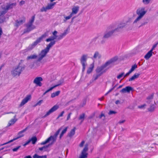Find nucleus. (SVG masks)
<instances>
[{
    "mask_svg": "<svg viewBox=\"0 0 158 158\" xmlns=\"http://www.w3.org/2000/svg\"><path fill=\"white\" fill-rule=\"evenodd\" d=\"M55 44V41H53L50 42L47 45L46 48L42 50L39 54L38 56L37 61L40 62L44 57L46 56L47 53L49 52L50 49Z\"/></svg>",
    "mask_w": 158,
    "mask_h": 158,
    "instance_id": "2",
    "label": "nucleus"
},
{
    "mask_svg": "<svg viewBox=\"0 0 158 158\" xmlns=\"http://www.w3.org/2000/svg\"><path fill=\"white\" fill-rule=\"evenodd\" d=\"M25 66H20L19 64L17 67L13 69L11 71V74L13 77L19 76L22 71L24 69Z\"/></svg>",
    "mask_w": 158,
    "mask_h": 158,
    "instance_id": "3",
    "label": "nucleus"
},
{
    "mask_svg": "<svg viewBox=\"0 0 158 158\" xmlns=\"http://www.w3.org/2000/svg\"><path fill=\"white\" fill-rule=\"evenodd\" d=\"M102 74V73H100V74H98V75H97L95 76L94 77V81H95L98 78V77L100 76H101V74Z\"/></svg>",
    "mask_w": 158,
    "mask_h": 158,
    "instance_id": "52",
    "label": "nucleus"
},
{
    "mask_svg": "<svg viewBox=\"0 0 158 158\" xmlns=\"http://www.w3.org/2000/svg\"><path fill=\"white\" fill-rule=\"evenodd\" d=\"M85 116V114H82L80 115L79 117V119L81 120L82 119V120L81 122H82Z\"/></svg>",
    "mask_w": 158,
    "mask_h": 158,
    "instance_id": "47",
    "label": "nucleus"
},
{
    "mask_svg": "<svg viewBox=\"0 0 158 158\" xmlns=\"http://www.w3.org/2000/svg\"><path fill=\"white\" fill-rule=\"evenodd\" d=\"M147 23H148L147 22H145L143 23H140H140H139V24H138V25H135L137 26H138L139 25V26H138V28H140V27H141L144 25H145L147 24Z\"/></svg>",
    "mask_w": 158,
    "mask_h": 158,
    "instance_id": "46",
    "label": "nucleus"
},
{
    "mask_svg": "<svg viewBox=\"0 0 158 158\" xmlns=\"http://www.w3.org/2000/svg\"><path fill=\"white\" fill-rule=\"evenodd\" d=\"M68 30L67 29L65 30L64 31L58 36L57 40H60L62 39L68 33Z\"/></svg>",
    "mask_w": 158,
    "mask_h": 158,
    "instance_id": "19",
    "label": "nucleus"
},
{
    "mask_svg": "<svg viewBox=\"0 0 158 158\" xmlns=\"http://www.w3.org/2000/svg\"><path fill=\"white\" fill-rule=\"evenodd\" d=\"M124 73L122 72L121 73L119 74V75H118L117 76V78L118 79H120L121 77H122L124 75Z\"/></svg>",
    "mask_w": 158,
    "mask_h": 158,
    "instance_id": "49",
    "label": "nucleus"
},
{
    "mask_svg": "<svg viewBox=\"0 0 158 158\" xmlns=\"http://www.w3.org/2000/svg\"><path fill=\"white\" fill-rule=\"evenodd\" d=\"M57 33L58 32L56 31H54L52 33L53 36L54 37L56 40H57V39L58 37V36L57 35Z\"/></svg>",
    "mask_w": 158,
    "mask_h": 158,
    "instance_id": "43",
    "label": "nucleus"
},
{
    "mask_svg": "<svg viewBox=\"0 0 158 158\" xmlns=\"http://www.w3.org/2000/svg\"><path fill=\"white\" fill-rule=\"evenodd\" d=\"M105 68V67L103 65L101 67H98L96 70V71L97 73H100L101 72V73H103V72H102V71Z\"/></svg>",
    "mask_w": 158,
    "mask_h": 158,
    "instance_id": "25",
    "label": "nucleus"
},
{
    "mask_svg": "<svg viewBox=\"0 0 158 158\" xmlns=\"http://www.w3.org/2000/svg\"><path fill=\"white\" fill-rule=\"evenodd\" d=\"M126 121V120H120L118 122V123L119 124H121L122 123H124V122H125Z\"/></svg>",
    "mask_w": 158,
    "mask_h": 158,
    "instance_id": "60",
    "label": "nucleus"
},
{
    "mask_svg": "<svg viewBox=\"0 0 158 158\" xmlns=\"http://www.w3.org/2000/svg\"><path fill=\"white\" fill-rule=\"evenodd\" d=\"M54 88V87L53 86V87H51L49 89L47 90H46L45 92H46V93H48V92H49L50 91H51V90H52Z\"/></svg>",
    "mask_w": 158,
    "mask_h": 158,
    "instance_id": "57",
    "label": "nucleus"
},
{
    "mask_svg": "<svg viewBox=\"0 0 158 158\" xmlns=\"http://www.w3.org/2000/svg\"><path fill=\"white\" fill-rule=\"evenodd\" d=\"M114 26L113 25H110L108 27L107 30L104 33L103 36L104 38L107 39L111 37L114 33H115L113 30Z\"/></svg>",
    "mask_w": 158,
    "mask_h": 158,
    "instance_id": "4",
    "label": "nucleus"
},
{
    "mask_svg": "<svg viewBox=\"0 0 158 158\" xmlns=\"http://www.w3.org/2000/svg\"><path fill=\"white\" fill-rule=\"evenodd\" d=\"M49 31H47L43 34L40 37L38 38L37 40L40 43L43 40L48 36Z\"/></svg>",
    "mask_w": 158,
    "mask_h": 158,
    "instance_id": "17",
    "label": "nucleus"
},
{
    "mask_svg": "<svg viewBox=\"0 0 158 158\" xmlns=\"http://www.w3.org/2000/svg\"><path fill=\"white\" fill-rule=\"evenodd\" d=\"M25 18L24 17H22L19 20H17L16 21L15 26L17 27H19L25 23Z\"/></svg>",
    "mask_w": 158,
    "mask_h": 158,
    "instance_id": "13",
    "label": "nucleus"
},
{
    "mask_svg": "<svg viewBox=\"0 0 158 158\" xmlns=\"http://www.w3.org/2000/svg\"><path fill=\"white\" fill-rule=\"evenodd\" d=\"M154 96V94H152L151 95H149L147 98V99L148 100L147 101V102L148 103H150V100L152 99L153 97Z\"/></svg>",
    "mask_w": 158,
    "mask_h": 158,
    "instance_id": "41",
    "label": "nucleus"
},
{
    "mask_svg": "<svg viewBox=\"0 0 158 158\" xmlns=\"http://www.w3.org/2000/svg\"><path fill=\"white\" fill-rule=\"evenodd\" d=\"M61 129V128H59L58 131L56 132L54 135L51 136L49 137L47 139H49V142L50 141H52L51 143L50 144L51 145L53 144L54 143L56 142L57 137L59 134L60 131Z\"/></svg>",
    "mask_w": 158,
    "mask_h": 158,
    "instance_id": "6",
    "label": "nucleus"
},
{
    "mask_svg": "<svg viewBox=\"0 0 158 158\" xmlns=\"http://www.w3.org/2000/svg\"><path fill=\"white\" fill-rule=\"evenodd\" d=\"M35 18V16H33L32 17L31 19L29 21L28 23H27L28 24L31 25H33V23L34 22V20Z\"/></svg>",
    "mask_w": 158,
    "mask_h": 158,
    "instance_id": "37",
    "label": "nucleus"
},
{
    "mask_svg": "<svg viewBox=\"0 0 158 158\" xmlns=\"http://www.w3.org/2000/svg\"><path fill=\"white\" fill-rule=\"evenodd\" d=\"M3 10H0V16L4 15L7 12V10H6L5 7H2Z\"/></svg>",
    "mask_w": 158,
    "mask_h": 158,
    "instance_id": "28",
    "label": "nucleus"
},
{
    "mask_svg": "<svg viewBox=\"0 0 158 158\" xmlns=\"http://www.w3.org/2000/svg\"><path fill=\"white\" fill-rule=\"evenodd\" d=\"M31 95H27L25 97L22 101L21 102L19 106L21 107L27 103L28 101H29L31 98Z\"/></svg>",
    "mask_w": 158,
    "mask_h": 158,
    "instance_id": "12",
    "label": "nucleus"
},
{
    "mask_svg": "<svg viewBox=\"0 0 158 158\" xmlns=\"http://www.w3.org/2000/svg\"><path fill=\"white\" fill-rule=\"evenodd\" d=\"M72 16L73 15L71 14H70V15L68 16H64V19L63 20L64 22V23L66 22L67 20H68L71 18Z\"/></svg>",
    "mask_w": 158,
    "mask_h": 158,
    "instance_id": "42",
    "label": "nucleus"
},
{
    "mask_svg": "<svg viewBox=\"0 0 158 158\" xmlns=\"http://www.w3.org/2000/svg\"><path fill=\"white\" fill-rule=\"evenodd\" d=\"M117 60V58L116 57H114L108 61L106 62L105 64L103 65L105 67H106L107 66L109 65L110 64L113 63L115 62Z\"/></svg>",
    "mask_w": 158,
    "mask_h": 158,
    "instance_id": "14",
    "label": "nucleus"
},
{
    "mask_svg": "<svg viewBox=\"0 0 158 158\" xmlns=\"http://www.w3.org/2000/svg\"><path fill=\"white\" fill-rule=\"evenodd\" d=\"M68 127H66L61 132V134H60V139H61L63 135L64 134L66 133V132L67 131V129L68 128Z\"/></svg>",
    "mask_w": 158,
    "mask_h": 158,
    "instance_id": "38",
    "label": "nucleus"
},
{
    "mask_svg": "<svg viewBox=\"0 0 158 158\" xmlns=\"http://www.w3.org/2000/svg\"><path fill=\"white\" fill-rule=\"evenodd\" d=\"M64 82V80L63 79H61L58 82L57 84L54 86V87L55 88L58 86L61 85Z\"/></svg>",
    "mask_w": 158,
    "mask_h": 158,
    "instance_id": "33",
    "label": "nucleus"
},
{
    "mask_svg": "<svg viewBox=\"0 0 158 158\" xmlns=\"http://www.w3.org/2000/svg\"><path fill=\"white\" fill-rule=\"evenodd\" d=\"M58 106L57 105L54 106L47 112L46 114L44 115V117H46L47 116L50 115L51 114L56 110L58 109Z\"/></svg>",
    "mask_w": 158,
    "mask_h": 158,
    "instance_id": "10",
    "label": "nucleus"
},
{
    "mask_svg": "<svg viewBox=\"0 0 158 158\" xmlns=\"http://www.w3.org/2000/svg\"><path fill=\"white\" fill-rule=\"evenodd\" d=\"M106 39L103 37L102 40L100 41L99 44H105L106 41Z\"/></svg>",
    "mask_w": 158,
    "mask_h": 158,
    "instance_id": "48",
    "label": "nucleus"
},
{
    "mask_svg": "<svg viewBox=\"0 0 158 158\" xmlns=\"http://www.w3.org/2000/svg\"><path fill=\"white\" fill-rule=\"evenodd\" d=\"M16 117V115H15L14 117V118L12 119L11 120H10L9 121V122L8 123V126H10L11 125H13L17 121V119H16L15 118Z\"/></svg>",
    "mask_w": 158,
    "mask_h": 158,
    "instance_id": "23",
    "label": "nucleus"
},
{
    "mask_svg": "<svg viewBox=\"0 0 158 158\" xmlns=\"http://www.w3.org/2000/svg\"><path fill=\"white\" fill-rule=\"evenodd\" d=\"M90 66H91L89 68L87 71V73L88 74L90 73L93 71L94 67V64H92Z\"/></svg>",
    "mask_w": 158,
    "mask_h": 158,
    "instance_id": "36",
    "label": "nucleus"
},
{
    "mask_svg": "<svg viewBox=\"0 0 158 158\" xmlns=\"http://www.w3.org/2000/svg\"><path fill=\"white\" fill-rule=\"evenodd\" d=\"M16 3H12L11 4H8L5 7L6 10H8L12 9L14 7L16 6Z\"/></svg>",
    "mask_w": 158,
    "mask_h": 158,
    "instance_id": "20",
    "label": "nucleus"
},
{
    "mask_svg": "<svg viewBox=\"0 0 158 158\" xmlns=\"http://www.w3.org/2000/svg\"><path fill=\"white\" fill-rule=\"evenodd\" d=\"M38 57V56L37 55L34 54L33 55H31L30 56H27V60H29L31 59H37V60Z\"/></svg>",
    "mask_w": 158,
    "mask_h": 158,
    "instance_id": "24",
    "label": "nucleus"
},
{
    "mask_svg": "<svg viewBox=\"0 0 158 158\" xmlns=\"http://www.w3.org/2000/svg\"><path fill=\"white\" fill-rule=\"evenodd\" d=\"M117 113V112L113 110H110L109 113V114L110 115L112 114H115Z\"/></svg>",
    "mask_w": 158,
    "mask_h": 158,
    "instance_id": "54",
    "label": "nucleus"
},
{
    "mask_svg": "<svg viewBox=\"0 0 158 158\" xmlns=\"http://www.w3.org/2000/svg\"><path fill=\"white\" fill-rule=\"evenodd\" d=\"M88 145L85 144L79 158H87L88 153L87 152L88 150Z\"/></svg>",
    "mask_w": 158,
    "mask_h": 158,
    "instance_id": "7",
    "label": "nucleus"
},
{
    "mask_svg": "<svg viewBox=\"0 0 158 158\" xmlns=\"http://www.w3.org/2000/svg\"><path fill=\"white\" fill-rule=\"evenodd\" d=\"M30 142H32V144H35L37 141V138L35 136L32 137L31 139H29Z\"/></svg>",
    "mask_w": 158,
    "mask_h": 158,
    "instance_id": "30",
    "label": "nucleus"
},
{
    "mask_svg": "<svg viewBox=\"0 0 158 158\" xmlns=\"http://www.w3.org/2000/svg\"><path fill=\"white\" fill-rule=\"evenodd\" d=\"M85 143V141H82L81 143H80V144H79V146L80 147H83V145H84V144Z\"/></svg>",
    "mask_w": 158,
    "mask_h": 158,
    "instance_id": "56",
    "label": "nucleus"
},
{
    "mask_svg": "<svg viewBox=\"0 0 158 158\" xmlns=\"http://www.w3.org/2000/svg\"><path fill=\"white\" fill-rule=\"evenodd\" d=\"M101 56V55L99 54V52L98 51H96L95 52L93 58L94 59H96L98 57V58H100Z\"/></svg>",
    "mask_w": 158,
    "mask_h": 158,
    "instance_id": "27",
    "label": "nucleus"
},
{
    "mask_svg": "<svg viewBox=\"0 0 158 158\" xmlns=\"http://www.w3.org/2000/svg\"><path fill=\"white\" fill-rule=\"evenodd\" d=\"M125 26V23H120L118 26V27L114 29L113 28V30L115 33L118 32L120 31L121 29H123Z\"/></svg>",
    "mask_w": 158,
    "mask_h": 158,
    "instance_id": "15",
    "label": "nucleus"
},
{
    "mask_svg": "<svg viewBox=\"0 0 158 158\" xmlns=\"http://www.w3.org/2000/svg\"><path fill=\"white\" fill-rule=\"evenodd\" d=\"M28 127H27L23 130L19 131L17 134V137L10 140V142H13L20 138L23 137L24 135V133L27 130Z\"/></svg>",
    "mask_w": 158,
    "mask_h": 158,
    "instance_id": "8",
    "label": "nucleus"
},
{
    "mask_svg": "<svg viewBox=\"0 0 158 158\" xmlns=\"http://www.w3.org/2000/svg\"><path fill=\"white\" fill-rule=\"evenodd\" d=\"M39 43H40L37 39L34 43L29 46L28 47V50H31L32 49Z\"/></svg>",
    "mask_w": 158,
    "mask_h": 158,
    "instance_id": "18",
    "label": "nucleus"
},
{
    "mask_svg": "<svg viewBox=\"0 0 158 158\" xmlns=\"http://www.w3.org/2000/svg\"><path fill=\"white\" fill-rule=\"evenodd\" d=\"M151 0H142V2L143 4L148 5L151 2Z\"/></svg>",
    "mask_w": 158,
    "mask_h": 158,
    "instance_id": "44",
    "label": "nucleus"
},
{
    "mask_svg": "<svg viewBox=\"0 0 158 158\" xmlns=\"http://www.w3.org/2000/svg\"><path fill=\"white\" fill-rule=\"evenodd\" d=\"M30 140H29V139L23 145V146H26V145L30 143Z\"/></svg>",
    "mask_w": 158,
    "mask_h": 158,
    "instance_id": "61",
    "label": "nucleus"
},
{
    "mask_svg": "<svg viewBox=\"0 0 158 158\" xmlns=\"http://www.w3.org/2000/svg\"><path fill=\"white\" fill-rule=\"evenodd\" d=\"M20 147V146H18L16 147V148L13 149L12 150L13 152L17 151Z\"/></svg>",
    "mask_w": 158,
    "mask_h": 158,
    "instance_id": "53",
    "label": "nucleus"
},
{
    "mask_svg": "<svg viewBox=\"0 0 158 158\" xmlns=\"http://www.w3.org/2000/svg\"><path fill=\"white\" fill-rule=\"evenodd\" d=\"M75 129L76 128L74 127L73 129L71 130L70 132L68 134V135L69 137H71L75 134Z\"/></svg>",
    "mask_w": 158,
    "mask_h": 158,
    "instance_id": "31",
    "label": "nucleus"
},
{
    "mask_svg": "<svg viewBox=\"0 0 158 158\" xmlns=\"http://www.w3.org/2000/svg\"><path fill=\"white\" fill-rule=\"evenodd\" d=\"M50 146V144H48V145L44 146L42 147L39 148V149L41 151H47V148Z\"/></svg>",
    "mask_w": 158,
    "mask_h": 158,
    "instance_id": "29",
    "label": "nucleus"
},
{
    "mask_svg": "<svg viewBox=\"0 0 158 158\" xmlns=\"http://www.w3.org/2000/svg\"><path fill=\"white\" fill-rule=\"evenodd\" d=\"M140 74L139 73H135L130 78L129 80V81H134L135 79L138 78L140 75Z\"/></svg>",
    "mask_w": 158,
    "mask_h": 158,
    "instance_id": "21",
    "label": "nucleus"
},
{
    "mask_svg": "<svg viewBox=\"0 0 158 158\" xmlns=\"http://www.w3.org/2000/svg\"><path fill=\"white\" fill-rule=\"evenodd\" d=\"M145 106H146V105L145 104H144L139 106H138V107L139 108L142 109V108H143Z\"/></svg>",
    "mask_w": 158,
    "mask_h": 158,
    "instance_id": "59",
    "label": "nucleus"
},
{
    "mask_svg": "<svg viewBox=\"0 0 158 158\" xmlns=\"http://www.w3.org/2000/svg\"><path fill=\"white\" fill-rule=\"evenodd\" d=\"M71 114H72V113H70L68 114V116H67V120H69L70 118V116Z\"/></svg>",
    "mask_w": 158,
    "mask_h": 158,
    "instance_id": "63",
    "label": "nucleus"
},
{
    "mask_svg": "<svg viewBox=\"0 0 158 158\" xmlns=\"http://www.w3.org/2000/svg\"><path fill=\"white\" fill-rule=\"evenodd\" d=\"M25 3V2L24 1H23V0L21 1L19 3V5L20 6H21V5L24 4Z\"/></svg>",
    "mask_w": 158,
    "mask_h": 158,
    "instance_id": "62",
    "label": "nucleus"
},
{
    "mask_svg": "<svg viewBox=\"0 0 158 158\" xmlns=\"http://www.w3.org/2000/svg\"><path fill=\"white\" fill-rule=\"evenodd\" d=\"M43 102V100H40L35 105V106H37L38 105L40 106L42 102Z\"/></svg>",
    "mask_w": 158,
    "mask_h": 158,
    "instance_id": "55",
    "label": "nucleus"
},
{
    "mask_svg": "<svg viewBox=\"0 0 158 158\" xmlns=\"http://www.w3.org/2000/svg\"><path fill=\"white\" fill-rule=\"evenodd\" d=\"M56 40L55 38L54 37L52 36H51L50 37L48 38L46 40V41L47 42H49L51 41L50 42L52 41H55V42H56L55 40Z\"/></svg>",
    "mask_w": 158,
    "mask_h": 158,
    "instance_id": "32",
    "label": "nucleus"
},
{
    "mask_svg": "<svg viewBox=\"0 0 158 158\" xmlns=\"http://www.w3.org/2000/svg\"><path fill=\"white\" fill-rule=\"evenodd\" d=\"M79 7L77 6L73 7L72 9V12L70 14L73 16L77 14L79 10Z\"/></svg>",
    "mask_w": 158,
    "mask_h": 158,
    "instance_id": "22",
    "label": "nucleus"
},
{
    "mask_svg": "<svg viewBox=\"0 0 158 158\" xmlns=\"http://www.w3.org/2000/svg\"><path fill=\"white\" fill-rule=\"evenodd\" d=\"M131 72L130 71H129L128 73H127L125 75H124V77H125L128 76L130 75V74H131Z\"/></svg>",
    "mask_w": 158,
    "mask_h": 158,
    "instance_id": "58",
    "label": "nucleus"
},
{
    "mask_svg": "<svg viewBox=\"0 0 158 158\" xmlns=\"http://www.w3.org/2000/svg\"><path fill=\"white\" fill-rule=\"evenodd\" d=\"M60 93V91H56L55 92L53 93L51 95V97L52 98H54L56 96H58Z\"/></svg>",
    "mask_w": 158,
    "mask_h": 158,
    "instance_id": "34",
    "label": "nucleus"
},
{
    "mask_svg": "<svg viewBox=\"0 0 158 158\" xmlns=\"http://www.w3.org/2000/svg\"><path fill=\"white\" fill-rule=\"evenodd\" d=\"M10 141H9L8 142H6V143H5L3 144H0V147L1 146H2L8 143H11L12 142H10Z\"/></svg>",
    "mask_w": 158,
    "mask_h": 158,
    "instance_id": "64",
    "label": "nucleus"
},
{
    "mask_svg": "<svg viewBox=\"0 0 158 158\" xmlns=\"http://www.w3.org/2000/svg\"><path fill=\"white\" fill-rule=\"evenodd\" d=\"M152 52L149 51L144 56V58L146 60H148L152 56Z\"/></svg>",
    "mask_w": 158,
    "mask_h": 158,
    "instance_id": "26",
    "label": "nucleus"
},
{
    "mask_svg": "<svg viewBox=\"0 0 158 158\" xmlns=\"http://www.w3.org/2000/svg\"><path fill=\"white\" fill-rule=\"evenodd\" d=\"M49 139H47L45 141L41 143V145H44L49 142Z\"/></svg>",
    "mask_w": 158,
    "mask_h": 158,
    "instance_id": "51",
    "label": "nucleus"
},
{
    "mask_svg": "<svg viewBox=\"0 0 158 158\" xmlns=\"http://www.w3.org/2000/svg\"><path fill=\"white\" fill-rule=\"evenodd\" d=\"M88 57V54H83L81 56L80 59V62L83 67L82 69V71L83 72L85 71V67L87 65L86 61Z\"/></svg>",
    "mask_w": 158,
    "mask_h": 158,
    "instance_id": "5",
    "label": "nucleus"
},
{
    "mask_svg": "<svg viewBox=\"0 0 158 158\" xmlns=\"http://www.w3.org/2000/svg\"><path fill=\"white\" fill-rule=\"evenodd\" d=\"M155 105L153 104L152 105L150 106V107L148 108V110L150 111H153L155 109Z\"/></svg>",
    "mask_w": 158,
    "mask_h": 158,
    "instance_id": "45",
    "label": "nucleus"
},
{
    "mask_svg": "<svg viewBox=\"0 0 158 158\" xmlns=\"http://www.w3.org/2000/svg\"><path fill=\"white\" fill-rule=\"evenodd\" d=\"M55 4L56 3L54 2L53 3L48 4L47 6L48 10L52 9L53 8V6L55 5Z\"/></svg>",
    "mask_w": 158,
    "mask_h": 158,
    "instance_id": "40",
    "label": "nucleus"
},
{
    "mask_svg": "<svg viewBox=\"0 0 158 158\" xmlns=\"http://www.w3.org/2000/svg\"><path fill=\"white\" fill-rule=\"evenodd\" d=\"M133 89V88L131 86H127L125 88L123 89L120 91V92L122 93H129L130 91Z\"/></svg>",
    "mask_w": 158,
    "mask_h": 158,
    "instance_id": "16",
    "label": "nucleus"
},
{
    "mask_svg": "<svg viewBox=\"0 0 158 158\" xmlns=\"http://www.w3.org/2000/svg\"><path fill=\"white\" fill-rule=\"evenodd\" d=\"M47 10H48L47 9V6L45 7H43L41 9L40 11L41 12L46 11Z\"/></svg>",
    "mask_w": 158,
    "mask_h": 158,
    "instance_id": "50",
    "label": "nucleus"
},
{
    "mask_svg": "<svg viewBox=\"0 0 158 158\" xmlns=\"http://www.w3.org/2000/svg\"><path fill=\"white\" fill-rule=\"evenodd\" d=\"M137 68V65L136 64H135L133 65H132V66H131V69L130 70V71L131 72H133V71H134V70L136 68Z\"/></svg>",
    "mask_w": 158,
    "mask_h": 158,
    "instance_id": "39",
    "label": "nucleus"
},
{
    "mask_svg": "<svg viewBox=\"0 0 158 158\" xmlns=\"http://www.w3.org/2000/svg\"><path fill=\"white\" fill-rule=\"evenodd\" d=\"M147 11L144 7L138 8L136 10V14L138 15L136 19L133 22V24L138 25L140 23V21L147 13Z\"/></svg>",
    "mask_w": 158,
    "mask_h": 158,
    "instance_id": "1",
    "label": "nucleus"
},
{
    "mask_svg": "<svg viewBox=\"0 0 158 158\" xmlns=\"http://www.w3.org/2000/svg\"><path fill=\"white\" fill-rule=\"evenodd\" d=\"M26 28L24 30L23 33H28L34 29L35 27L34 25H32L28 24H26Z\"/></svg>",
    "mask_w": 158,
    "mask_h": 158,
    "instance_id": "11",
    "label": "nucleus"
},
{
    "mask_svg": "<svg viewBox=\"0 0 158 158\" xmlns=\"http://www.w3.org/2000/svg\"><path fill=\"white\" fill-rule=\"evenodd\" d=\"M33 158H47L46 155L40 156L35 154L33 156Z\"/></svg>",
    "mask_w": 158,
    "mask_h": 158,
    "instance_id": "35",
    "label": "nucleus"
},
{
    "mask_svg": "<svg viewBox=\"0 0 158 158\" xmlns=\"http://www.w3.org/2000/svg\"><path fill=\"white\" fill-rule=\"evenodd\" d=\"M43 80L42 78L41 77H37L34 79L33 83L35 84L36 86L41 87L42 85L41 82Z\"/></svg>",
    "mask_w": 158,
    "mask_h": 158,
    "instance_id": "9",
    "label": "nucleus"
}]
</instances>
